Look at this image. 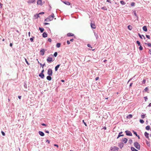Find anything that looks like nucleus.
Instances as JSON below:
<instances>
[{"instance_id": "nucleus-1", "label": "nucleus", "mask_w": 151, "mask_h": 151, "mask_svg": "<svg viewBox=\"0 0 151 151\" xmlns=\"http://www.w3.org/2000/svg\"><path fill=\"white\" fill-rule=\"evenodd\" d=\"M134 145L137 149H140V145L138 142H135L134 143Z\"/></svg>"}, {"instance_id": "nucleus-2", "label": "nucleus", "mask_w": 151, "mask_h": 151, "mask_svg": "<svg viewBox=\"0 0 151 151\" xmlns=\"http://www.w3.org/2000/svg\"><path fill=\"white\" fill-rule=\"evenodd\" d=\"M54 17V14L52 13L51 15H50L48 17V19H49L50 21H51L53 20Z\"/></svg>"}, {"instance_id": "nucleus-3", "label": "nucleus", "mask_w": 151, "mask_h": 151, "mask_svg": "<svg viewBox=\"0 0 151 151\" xmlns=\"http://www.w3.org/2000/svg\"><path fill=\"white\" fill-rule=\"evenodd\" d=\"M119 148L118 147H117L116 146H114L113 147H111V150L113 151H115L116 150L118 151Z\"/></svg>"}, {"instance_id": "nucleus-4", "label": "nucleus", "mask_w": 151, "mask_h": 151, "mask_svg": "<svg viewBox=\"0 0 151 151\" xmlns=\"http://www.w3.org/2000/svg\"><path fill=\"white\" fill-rule=\"evenodd\" d=\"M52 70L49 68L48 70V75L49 76H52Z\"/></svg>"}, {"instance_id": "nucleus-5", "label": "nucleus", "mask_w": 151, "mask_h": 151, "mask_svg": "<svg viewBox=\"0 0 151 151\" xmlns=\"http://www.w3.org/2000/svg\"><path fill=\"white\" fill-rule=\"evenodd\" d=\"M125 132L126 133V134L127 135L130 136H132V134L130 131L128 130H126L125 131Z\"/></svg>"}, {"instance_id": "nucleus-6", "label": "nucleus", "mask_w": 151, "mask_h": 151, "mask_svg": "<svg viewBox=\"0 0 151 151\" xmlns=\"http://www.w3.org/2000/svg\"><path fill=\"white\" fill-rule=\"evenodd\" d=\"M127 139L126 138H123L122 139V143H126L127 141Z\"/></svg>"}, {"instance_id": "nucleus-7", "label": "nucleus", "mask_w": 151, "mask_h": 151, "mask_svg": "<svg viewBox=\"0 0 151 151\" xmlns=\"http://www.w3.org/2000/svg\"><path fill=\"white\" fill-rule=\"evenodd\" d=\"M67 36L68 37H70V36H74V38H76V37L74 35L71 33H68L67 34Z\"/></svg>"}, {"instance_id": "nucleus-8", "label": "nucleus", "mask_w": 151, "mask_h": 151, "mask_svg": "<svg viewBox=\"0 0 151 151\" xmlns=\"http://www.w3.org/2000/svg\"><path fill=\"white\" fill-rule=\"evenodd\" d=\"M91 27L93 29L96 28V26L94 23H93L92 22H91Z\"/></svg>"}, {"instance_id": "nucleus-9", "label": "nucleus", "mask_w": 151, "mask_h": 151, "mask_svg": "<svg viewBox=\"0 0 151 151\" xmlns=\"http://www.w3.org/2000/svg\"><path fill=\"white\" fill-rule=\"evenodd\" d=\"M45 50L44 49H42L40 51V54L42 55H43L44 54Z\"/></svg>"}, {"instance_id": "nucleus-10", "label": "nucleus", "mask_w": 151, "mask_h": 151, "mask_svg": "<svg viewBox=\"0 0 151 151\" xmlns=\"http://www.w3.org/2000/svg\"><path fill=\"white\" fill-rule=\"evenodd\" d=\"M118 146L120 148L122 149L124 146V143L122 142L118 143Z\"/></svg>"}, {"instance_id": "nucleus-11", "label": "nucleus", "mask_w": 151, "mask_h": 151, "mask_svg": "<svg viewBox=\"0 0 151 151\" xmlns=\"http://www.w3.org/2000/svg\"><path fill=\"white\" fill-rule=\"evenodd\" d=\"M122 132H120L118 135L117 137V139H118L119 137L121 136H124V134H121L122 133Z\"/></svg>"}, {"instance_id": "nucleus-12", "label": "nucleus", "mask_w": 151, "mask_h": 151, "mask_svg": "<svg viewBox=\"0 0 151 151\" xmlns=\"http://www.w3.org/2000/svg\"><path fill=\"white\" fill-rule=\"evenodd\" d=\"M145 137L147 138L148 139H149V136L148 135H149V134L147 133V132H145Z\"/></svg>"}, {"instance_id": "nucleus-13", "label": "nucleus", "mask_w": 151, "mask_h": 151, "mask_svg": "<svg viewBox=\"0 0 151 151\" xmlns=\"http://www.w3.org/2000/svg\"><path fill=\"white\" fill-rule=\"evenodd\" d=\"M60 66V64H58L55 66V70L56 71L58 70V68Z\"/></svg>"}, {"instance_id": "nucleus-14", "label": "nucleus", "mask_w": 151, "mask_h": 151, "mask_svg": "<svg viewBox=\"0 0 151 151\" xmlns=\"http://www.w3.org/2000/svg\"><path fill=\"white\" fill-rule=\"evenodd\" d=\"M37 4L39 5H42V0H38L37 1Z\"/></svg>"}, {"instance_id": "nucleus-15", "label": "nucleus", "mask_w": 151, "mask_h": 151, "mask_svg": "<svg viewBox=\"0 0 151 151\" xmlns=\"http://www.w3.org/2000/svg\"><path fill=\"white\" fill-rule=\"evenodd\" d=\"M138 35L141 39H142V37H143L144 40H145L146 38L143 35H141L139 33H138Z\"/></svg>"}, {"instance_id": "nucleus-16", "label": "nucleus", "mask_w": 151, "mask_h": 151, "mask_svg": "<svg viewBox=\"0 0 151 151\" xmlns=\"http://www.w3.org/2000/svg\"><path fill=\"white\" fill-rule=\"evenodd\" d=\"M63 3L65 4L68 5H69L70 4V3L68 1H63Z\"/></svg>"}, {"instance_id": "nucleus-17", "label": "nucleus", "mask_w": 151, "mask_h": 151, "mask_svg": "<svg viewBox=\"0 0 151 151\" xmlns=\"http://www.w3.org/2000/svg\"><path fill=\"white\" fill-rule=\"evenodd\" d=\"M39 134L42 136H43L44 135V133L41 131H40L39 132Z\"/></svg>"}, {"instance_id": "nucleus-18", "label": "nucleus", "mask_w": 151, "mask_h": 151, "mask_svg": "<svg viewBox=\"0 0 151 151\" xmlns=\"http://www.w3.org/2000/svg\"><path fill=\"white\" fill-rule=\"evenodd\" d=\"M142 28L144 31L145 32H147V27L146 26H143Z\"/></svg>"}, {"instance_id": "nucleus-19", "label": "nucleus", "mask_w": 151, "mask_h": 151, "mask_svg": "<svg viewBox=\"0 0 151 151\" xmlns=\"http://www.w3.org/2000/svg\"><path fill=\"white\" fill-rule=\"evenodd\" d=\"M53 60H52V58L51 57H48V62H52Z\"/></svg>"}, {"instance_id": "nucleus-20", "label": "nucleus", "mask_w": 151, "mask_h": 151, "mask_svg": "<svg viewBox=\"0 0 151 151\" xmlns=\"http://www.w3.org/2000/svg\"><path fill=\"white\" fill-rule=\"evenodd\" d=\"M146 144L148 146H149V147L150 146V142H148L147 140H146Z\"/></svg>"}, {"instance_id": "nucleus-21", "label": "nucleus", "mask_w": 151, "mask_h": 151, "mask_svg": "<svg viewBox=\"0 0 151 151\" xmlns=\"http://www.w3.org/2000/svg\"><path fill=\"white\" fill-rule=\"evenodd\" d=\"M132 117V115L131 114L128 115L127 116V118L128 119H130Z\"/></svg>"}, {"instance_id": "nucleus-22", "label": "nucleus", "mask_w": 151, "mask_h": 151, "mask_svg": "<svg viewBox=\"0 0 151 151\" xmlns=\"http://www.w3.org/2000/svg\"><path fill=\"white\" fill-rule=\"evenodd\" d=\"M42 36L44 37H47V35L45 32L43 33L42 35Z\"/></svg>"}, {"instance_id": "nucleus-23", "label": "nucleus", "mask_w": 151, "mask_h": 151, "mask_svg": "<svg viewBox=\"0 0 151 151\" xmlns=\"http://www.w3.org/2000/svg\"><path fill=\"white\" fill-rule=\"evenodd\" d=\"M131 149L132 151H138L137 150H136L133 147H131Z\"/></svg>"}, {"instance_id": "nucleus-24", "label": "nucleus", "mask_w": 151, "mask_h": 151, "mask_svg": "<svg viewBox=\"0 0 151 151\" xmlns=\"http://www.w3.org/2000/svg\"><path fill=\"white\" fill-rule=\"evenodd\" d=\"M39 76L40 77H41V78H44V74L42 73H40L39 75Z\"/></svg>"}, {"instance_id": "nucleus-25", "label": "nucleus", "mask_w": 151, "mask_h": 151, "mask_svg": "<svg viewBox=\"0 0 151 151\" xmlns=\"http://www.w3.org/2000/svg\"><path fill=\"white\" fill-rule=\"evenodd\" d=\"M35 1V0H29L28 3H33Z\"/></svg>"}, {"instance_id": "nucleus-26", "label": "nucleus", "mask_w": 151, "mask_h": 151, "mask_svg": "<svg viewBox=\"0 0 151 151\" xmlns=\"http://www.w3.org/2000/svg\"><path fill=\"white\" fill-rule=\"evenodd\" d=\"M61 45V43H58L56 44V47L58 48H59L60 47Z\"/></svg>"}, {"instance_id": "nucleus-27", "label": "nucleus", "mask_w": 151, "mask_h": 151, "mask_svg": "<svg viewBox=\"0 0 151 151\" xmlns=\"http://www.w3.org/2000/svg\"><path fill=\"white\" fill-rule=\"evenodd\" d=\"M128 29H129L131 30L132 29V27L130 25H129L128 26Z\"/></svg>"}, {"instance_id": "nucleus-28", "label": "nucleus", "mask_w": 151, "mask_h": 151, "mask_svg": "<svg viewBox=\"0 0 151 151\" xmlns=\"http://www.w3.org/2000/svg\"><path fill=\"white\" fill-rule=\"evenodd\" d=\"M39 30H40V32H42L44 30V29L43 28H41V27H39Z\"/></svg>"}, {"instance_id": "nucleus-29", "label": "nucleus", "mask_w": 151, "mask_h": 151, "mask_svg": "<svg viewBox=\"0 0 151 151\" xmlns=\"http://www.w3.org/2000/svg\"><path fill=\"white\" fill-rule=\"evenodd\" d=\"M120 2L121 4L122 5H125L126 4V3L123 1H120Z\"/></svg>"}, {"instance_id": "nucleus-30", "label": "nucleus", "mask_w": 151, "mask_h": 151, "mask_svg": "<svg viewBox=\"0 0 151 151\" xmlns=\"http://www.w3.org/2000/svg\"><path fill=\"white\" fill-rule=\"evenodd\" d=\"M133 12L134 13V15L136 17L137 19H138V17L137 16V14L136 13V11H134Z\"/></svg>"}, {"instance_id": "nucleus-31", "label": "nucleus", "mask_w": 151, "mask_h": 151, "mask_svg": "<svg viewBox=\"0 0 151 151\" xmlns=\"http://www.w3.org/2000/svg\"><path fill=\"white\" fill-rule=\"evenodd\" d=\"M145 129L147 130H149L150 129V126L149 125L145 127Z\"/></svg>"}, {"instance_id": "nucleus-32", "label": "nucleus", "mask_w": 151, "mask_h": 151, "mask_svg": "<svg viewBox=\"0 0 151 151\" xmlns=\"http://www.w3.org/2000/svg\"><path fill=\"white\" fill-rule=\"evenodd\" d=\"M145 44L147 45L148 47H151V43H145Z\"/></svg>"}, {"instance_id": "nucleus-33", "label": "nucleus", "mask_w": 151, "mask_h": 151, "mask_svg": "<svg viewBox=\"0 0 151 151\" xmlns=\"http://www.w3.org/2000/svg\"><path fill=\"white\" fill-rule=\"evenodd\" d=\"M52 79V78L50 76H48V80L50 81Z\"/></svg>"}, {"instance_id": "nucleus-34", "label": "nucleus", "mask_w": 151, "mask_h": 151, "mask_svg": "<svg viewBox=\"0 0 151 151\" xmlns=\"http://www.w3.org/2000/svg\"><path fill=\"white\" fill-rule=\"evenodd\" d=\"M148 90H149V89H148V87H146L144 89V91H145L147 92L148 91Z\"/></svg>"}, {"instance_id": "nucleus-35", "label": "nucleus", "mask_w": 151, "mask_h": 151, "mask_svg": "<svg viewBox=\"0 0 151 151\" xmlns=\"http://www.w3.org/2000/svg\"><path fill=\"white\" fill-rule=\"evenodd\" d=\"M58 55V53L57 52H55L54 54V56L55 57H56Z\"/></svg>"}, {"instance_id": "nucleus-36", "label": "nucleus", "mask_w": 151, "mask_h": 151, "mask_svg": "<svg viewBox=\"0 0 151 151\" xmlns=\"http://www.w3.org/2000/svg\"><path fill=\"white\" fill-rule=\"evenodd\" d=\"M101 9L104 10H107V8H106V7H105V6H104V7H102L101 8Z\"/></svg>"}, {"instance_id": "nucleus-37", "label": "nucleus", "mask_w": 151, "mask_h": 151, "mask_svg": "<svg viewBox=\"0 0 151 151\" xmlns=\"http://www.w3.org/2000/svg\"><path fill=\"white\" fill-rule=\"evenodd\" d=\"M129 142L130 144H131L132 143V139H130L129 140Z\"/></svg>"}, {"instance_id": "nucleus-38", "label": "nucleus", "mask_w": 151, "mask_h": 151, "mask_svg": "<svg viewBox=\"0 0 151 151\" xmlns=\"http://www.w3.org/2000/svg\"><path fill=\"white\" fill-rule=\"evenodd\" d=\"M139 122H140V123L142 124L144 122V121L142 119H140Z\"/></svg>"}, {"instance_id": "nucleus-39", "label": "nucleus", "mask_w": 151, "mask_h": 151, "mask_svg": "<svg viewBox=\"0 0 151 151\" xmlns=\"http://www.w3.org/2000/svg\"><path fill=\"white\" fill-rule=\"evenodd\" d=\"M94 35L95 36L96 38V39H97L98 38V36L97 34V33H94Z\"/></svg>"}, {"instance_id": "nucleus-40", "label": "nucleus", "mask_w": 151, "mask_h": 151, "mask_svg": "<svg viewBox=\"0 0 151 151\" xmlns=\"http://www.w3.org/2000/svg\"><path fill=\"white\" fill-rule=\"evenodd\" d=\"M136 42L139 46L141 45H140V43L139 41H137Z\"/></svg>"}, {"instance_id": "nucleus-41", "label": "nucleus", "mask_w": 151, "mask_h": 151, "mask_svg": "<svg viewBox=\"0 0 151 151\" xmlns=\"http://www.w3.org/2000/svg\"><path fill=\"white\" fill-rule=\"evenodd\" d=\"M139 49L140 50H142L143 49V47L141 45H140Z\"/></svg>"}, {"instance_id": "nucleus-42", "label": "nucleus", "mask_w": 151, "mask_h": 151, "mask_svg": "<svg viewBox=\"0 0 151 151\" xmlns=\"http://www.w3.org/2000/svg\"><path fill=\"white\" fill-rule=\"evenodd\" d=\"M145 114H142L141 115V117L143 119L145 118Z\"/></svg>"}, {"instance_id": "nucleus-43", "label": "nucleus", "mask_w": 151, "mask_h": 151, "mask_svg": "<svg viewBox=\"0 0 151 151\" xmlns=\"http://www.w3.org/2000/svg\"><path fill=\"white\" fill-rule=\"evenodd\" d=\"M135 5V3L134 2H132L131 4V5L132 6H133L134 5Z\"/></svg>"}, {"instance_id": "nucleus-44", "label": "nucleus", "mask_w": 151, "mask_h": 151, "mask_svg": "<svg viewBox=\"0 0 151 151\" xmlns=\"http://www.w3.org/2000/svg\"><path fill=\"white\" fill-rule=\"evenodd\" d=\"M25 61L26 63L27 64V65H29V63L27 61V60L25 58Z\"/></svg>"}, {"instance_id": "nucleus-45", "label": "nucleus", "mask_w": 151, "mask_h": 151, "mask_svg": "<svg viewBox=\"0 0 151 151\" xmlns=\"http://www.w3.org/2000/svg\"><path fill=\"white\" fill-rule=\"evenodd\" d=\"M145 100V101H146L147 100V96H145L144 97Z\"/></svg>"}, {"instance_id": "nucleus-46", "label": "nucleus", "mask_w": 151, "mask_h": 151, "mask_svg": "<svg viewBox=\"0 0 151 151\" xmlns=\"http://www.w3.org/2000/svg\"><path fill=\"white\" fill-rule=\"evenodd\" d=\"M1 133H2V135L3 136H4L5 135V133H4V132H3L2 131H1Z\"/></svg>"}, {"instance_id": "nucleus-47", "label": "nucleus", "mask_w": 151, "mask_h": 151, "mask_svg": "<svg viewBox=\"0 0 151 151\" xmlns=\"http://www.w3.org/2000/svg\"><path fill=\"white\" fill-rule=\"evenodd\" d=\"M146 37L147 38H148V39H150V36L148 35H146Z\"/></svg>"}, {"instance_id": "nucleus-48", "label": "nucleus", "mask_w": 151, "mask_h": 151, "mask_svg": "<svg viewBox=\"0 0 151 151\" xmlns=\"http://www.w3.org/2000/svg\"><path fill=\"white\" fill-rule=\"evenodd\" d=\"M87 46L88 47H91V48H92V47H91V45L89 44H87Z\"/></svg>"}, {"instance_id": "nucleus-49", "label": "nucleus", "mask_w": 151, "mask_h": 151, "mask_svg": "<svg viewBox=\"0 0 151 151\" xmlns=\"http://www.w3.org/2000/svg\"><path fill=\"white\" fill-rule=\"evenodd\" d=\"M145 82H146V80L145 79H144L142 81V83L144 84L145 83Z\"/></svg>"}, {"instance_id": "nucleus-50", "label": "nucleus", "mask_w": 151, "mask_h": 151, "mask_svg": "<svg viewBox=\"0 0 151 151\" xmlns=\"http://www.w3.org/2000/svg\"><path fill=\"white\" fill-rule=\"evenodd\" d=\"M67 43L68 45H69L70 44V41L69 40H67Z\"/></svg>"}, {"instance_id": "nucleus-51", "label": "nucleus", "mask_w": 151, "mask_h": 151, "mask_svg": "<svg viewBox=\"0 0 151 151\" xmlns=\"http://www.w3.org/2000/svg\"><path fill=\"white\" fill-rule=\"evenodd\" d=\"M83 123L85 125V126H86L87 125V124H86V123L85 122H84V120H83Z\"/></svg>"}, {"instance_id": "nucleus-52", "label": "nucleus", "mask_w": 151, "mask_h": 151, "mask_svg": "<svg viewBox=\"0 0 151 151\" xmlns=\"http://www.w3.org/2000/svg\"><path fill=\"white\" fill-rule=\"evenodd\" d=\"M48 41L49 42H51V39L50 38H49L48 39Z\"/></svg>"}, {"instance_id": "nucleus-53", "label": "nucleus", "mask_w": 151, "mask_h": 151, "mask_svg": "<svg viewBox=\"0 0 151 151\" xmlns=\"http://www.w3.org/2000/svg\"><path fill=\"white\" fill-rule=\"evenodd\" d=\"M30 40L32 42L33 41V39L32 38H31L30 39Z\"/></svg>"}, {"instance_id": "nucleus-54", "label": "nucleus", "mask_w": 151, "mask_h": 151, "mask_svg": "<svg viewBox=\"0 0 151 151\" xmlns=\"http://www.w3.org/2000/svg\"><path fill=\"white\" fill-rule=\"evenodd\" d=\"M44 13V12H42V13H40L39 14L37 15V17H39V15L40 14H43Z\"/></svg>"}, {"instance_id": "nucleus-55", "label": "nucleus", "mask_w": 151, "mask_h": 151, "mask_svg": "<svg viewBox=\"0 0 151 151\" xmlns=\"http://www.w3.org/2000/svg\"><path fill=\"white\" fill-rule=\"evenodd\" d=\"M54 146H55L57 147L58 148V145H57V144H55L54 145Z\"/></svg>"}, {"instance_id": "nucleus-56", "label": "nucleus", "mask_w": 151, "mask_h": 151, "mask_svg": "<svg viewBox=\"0 0 151 151\" xmlns=\"http://www.w3.org/2000/svg\"><path fill=\"white\" fill-rule=\"evenodd\" d=\"M133 132L134 133V134H135V135H136L137 134V132H135V131H133Z\"/></svg>"}, {"instance_id": "nucleus-57", "label": "nucleus", "mask_w": 151, "mask_h": 151, "mask_svg": "<svg viewBox=\"0 0 151 151\" xmlns=\"http://www.w3.org/2000/svg\"><path fill=\"white\" fill-rule=\"evenodd\" d=\"M106 1L107 2H109L110 3H111L110 0H107Z\"/></svg>"}, {"instance_id": "nucleus-58", "label": "nucleus", "mask_w": 151, "mask_h": 151, "mask_svg": "<svg viewBox=\"0 0 151 151\" xmlns=\"http://www.w3.org/2000/svg\"><path fill=\"white\" fill-rule=\"evenodd\" d=\"M99 79V77H96V78H95V80L96 81H97Z\"/></svg>"}, {"instance_id": "nucleus-59", "label": "nucleus", "mask_w": 151, "mask_h": 151, "mask_svg": "<svg viewBox=\"0 0 151 151\" xmlns=\"http://www.w3.org/2000/svg\"><path fill=\"white\" fill-rule=\"evenodd\" d=\"M73 40H74L73 39H70V41L71 42H73Z\"/></svg>"}, {"instance_id": "nucleus-60", "label": "nucleus", "mask_w": 151, "mask_h": 151, "mask_svg": "<svg viewBox=\"0 0 151 151\" xmlns=\"http://www.w3.org/2000/svg\"><path fill=\"white\" fill-rule=\"evenodd\" d=\"M149 52L150 54L151 55V49L149 50Z\"/></svg>"}, {"instance_id": "nucleus-61", "label": "nucleus", "mask_w": 151, "mask_h": 151, "mask_svg": "<svg viewBox=\"0 0 151 151\" xmlns=\"http://www.w3.org/2000/svg\"><path fill=\"white\" fill-rule=\"evenodd\" d=\"M148 106V107L151 106V103H150L149 104V105Z\"/></svg>"}, {"instance_id": "nucleus-62", "label": "nucleus", "mask_w": 151, "mask_h": 151, "mask_svg": "<svg viewBox=\"0 0 151 151\" xmlns=\"http://www.w3.org/2000/svg\"><path fill=\"white\" fill-rule=\"evenodd\" d=\"M104 129L106 130V127H104L103 128Z\"/></svg>"}, {"instance_id": "nucleus-63", "label": "nucleus", "mask_w": 151, "mask_h": 151, "mask_svg": "<svg viewBox=\"0 0 151 151\" xmlns=\"http://www.w3.org/2000/svg\"><path fill=\"white\" fill-rule=\"evenodd\" d=\"M41 124L42 126H46V125L44 123H42Z\"/></svg>"}, {"instance_id": "nucleus-64", "label": "nucleus", "mask_w": 151, "mask_h": 151, "mask_svg": "<svg viewBox=\"0 0 151 151\" xmlns=\"http://www.w3.org/2000/svg\"><path fill=\"white\" fill-rule=\"evenodd\" d=\"M12 43H10V47H12Z\"/></svg>"}]
</instances>
